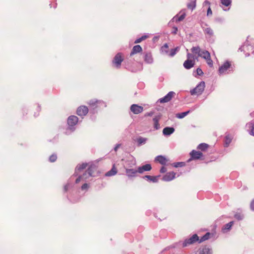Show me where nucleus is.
I'll return each instance as SVG.
<instances>
[{
    "instance_id": "1",
    "label": "nucleus",
    "mask_w": 254,
    "mask_h": 254,
    "mask_svg": "<svg viewBox=\"0 0 254 254\" xmlns=\"http://www.w3.org/2000/svg\"><path fill=\"white\" fill-rule=\"evenodd\" d=\"M192 53L194 55H197L195 57L196 60L199 57H201L205 60L207 64L210 67H212L213 65V61L211 59V56L209 52L206 50H201L199 46L192 47L190 49Z\"/></svg>"
},
{
    "instance_id": "2",
    "label": "nucleus",
    "mask_w": 254,
    "mask_h": 254,
    "mask_svg": "<svg viewBox=\"0 0 254 254\" xmlns=\"http://www.w3.org/2000/svg\"><path fill=\"white\" fill-rule=\"evenodd\" d=\"M197 55L193 53H188L187 55V60L184 63L183 65L186 69H189L193 67L195 64V57Z\"/></svg>"
},
{
    "instance_id": "3",
    "label": "nucleus",
    "mask_w": 254,
    "mask_h": 254,
    "mask_svg": "<svg viewBox=\"0 0 254 254\" xmlns=\"http://www.w3.org/2000/svg\"><path fill=\"white\" fill-rule=\"evenodd\" d=\"M205 82L201 81L194 89L190 90V93L191 95H199L202 93L205 88Z\"/></svg>"
},
{
    "instance_id": "4",
    "label": "nucleus",
    "mask_w": 254,
    "mask_h": 254,
    "mask_svg": "<svg viewBox=\"0 0 254 254\" xmlns=\"http://www.w3.org/2000/svg\"><path fill=\"white\" fill-rule=\"evenodd\" d=\"M88 104L93 109L102 108L106 106L105 103L101 100H98L96 99H92L88 102Z\"/></svg>"
},
{
    "instance_id": "5",
    "label": "nucleus",
    "mask_w": 254,
    "mask_h": 254,
    "mask_svg": "<svg viewBox=\"0 0 254 254\" xmlns=\"http://www.w3.org/2000/svg\"><path fill=\"white\" fill-rule=\"evenodd\" d=\"M124 59L121 53H118L114 57L113 63L117 67H119L123 61Z\"/></svg>"
},
{
    "instance_id": "6",
    "label": "nucleus",
    "mask_w": 254,
    "mask_h": 254,
    "mask_svg": "<svg viewBox=\"0 0 254 254\" xmlns=\"http://www.w3.org/2000/svg\"><path fill=\"white\" fill-rule=\"evenodd\" d=\"M198 237L196 234L193 235L190 238L186 240L183 243V247H186L198 241Z\"/></svg>"
},
{
    "instance_id": "7",
    "label": "nucleus",
    "mask_w": 254,
    "mask_h": 254,
    "mask_svg": "<svg viewBox=\"0 0 254 254\" xmlns=\"http://www.w3.org/2000/svg\"><path fill=\"white\" fill-rule=\"evenodd\" d=\"M88 108L86 106H79L76 111L77 114L79 116H85L88 113Z\"/></svg>"
},
{
    "instance_id": "8",
    "label": "nucleus",
    "mask_w": 254,
    "mask_h": 254,
    "mask_svg": "<svg viewBox=\"0 0 254 254\" xmlns=\"http://www.w3.org/2000/svg\"><path fill=\"white\" fill-rule=\"evenodd\" d=\"M231 67V64L228 61L225 62L221 66L219 67L218 71L220 74H223Z\"/></svg>"
},
{
    "instance_id": "9",
    "label": "nucleus",
    "mask_w": 254,
    "mask_h": 254,
    "mask_svg": "<svg viewBox=\"0 0 254 254\" xmlns=\"http://www.w3.org/2000/svg\"><path fill=\"white\" fill-rule=\"evenodd\" d=\"M130 110L134 114H139L143 112V107L137 104H132Z\"/></svg>"
},
{
    "instance_id": "10",
    "label": "nucleus",
    "mask_w": 254,
    "mask_h": 254,
    "mask_svg": "<svg viewBox=\"0 0 254 254\" xmlns=\"http://www.w3.org/2000/svg\"><path fill=\"white\" fill-rule=\"evenodd\" d=\"M175 95V92L173 91H170L163 98H160L159 99V102L161 103L168 102L172 99Z\"/></svg>"
},
{
    "instance_id": "11",
    "label": "nucleus",
    "mask_w": 254,
    "mask_h": 254,
    "mask_svg": "<svg viewBox=\"0 0 254 254\" xmlns=\"http://www.w3.org/2000/svg\"><path fill=\"white\" fill-rule=\"evenodd\" d=\"M190 155L192 159L196 160L200 159L203 156V154L200 151L193 150L190 153Z\"/></svg>"
},
{
    "instance_id": "12",
    "label": "nucleus",
    "mask_w": 254,
    "mask_h": 254,
    "mask_svg": "<svg viewBox=\"0 0 254 254\" xmlns=\"http://www.w3.org/2000/svg\"><path fill=\"white\" fill-rule=\"evenodd\" d=\"M78 121V118L75 116H70L67 119V124L70 126L75 125Z\"/></svg>"
},
{
    "instance_id": "13",
    "label": "nucleus",
    "mask_w": 254,
    "mask_h": 254,
    "mask_svg": "<svg viewBox=\"0 0 254 254\" xmlns=\"http://www.w3.org/2000/svg\"><path fill=\"white\" fill-rule=\"evenodd\" d=\"M176 173L174 172H170L167 173L163 177V180L165 181H170L175 178Z\"/></svg>"
},
{
    "instance_id": "14",
    "label": "nucleus",
    "mask_w": 254,
    "mask_h": 254,
    "mask_svg": "<svg viewBox=\"0 0 254 254\" xmlns=\"http://www.w3.org/2000/svg\"><path fill=\"white\" fill-rule=\"evenodd\" d=\"M144 61L148 64H151L153 62L152 55L150 52L145 53L144 56Z\"/></svg>"
},
{
    "instance_id": "15",
    "label": "nucleus",
    "mask_w": 254,
    "mask_h": 254,
    "mask_svg": "<svg viewBox=\"0 0 254 254\" xmlns=\"http://www.w3.org/2000/svg\"><path fill=\"white\" fill-rule=\"evenodd\" d=\"M151 166L150 164H147L141 167H138V172L139 173H142L144 171H149L151 170Z\"/></svg>"
},
{
    "instance_id": "16",
    "label": "nucleus",
    "mask_w": 254,
    "mask_h": 254,
    "mask_svg": "<svg viewBox=\"0 0 254 254\" xmlns=\"http://www.w3.org/2000/svg\"><path fill=\"white\" fill-rule=\"evenodd\" d=\"M142 51V49L140 45H135L133 47L132 51L130 54V56L131 57L134 54L141 52Z\"/></svg>"
},
{
    "instance_id": "17",
    "label": "nucleus",
    "mask_w": 254,
    "mask_h": 254,
    "mask_svg": "<svg viewBox=\"0 0 254 254\" xmlns=\"http://www.w3.org/2000/svg\"><path fill=\"white\" fill-rule=\"evenodd\" d=\"M155 161L162 165H165L168 162V159L163 156L159 155L155 158Z\"/></svg>"
},
{
    "instance_id": "18",
    "label": "nucleus",
    "mask_w": 254,
    "mask_h": 254,
    "mask_svg": "<svg viewBox=\"0 0 254 254\" xmlns=\"http://www.w3.org/2000/svg\"><path fill=\"white\" fill-rule=\"evenodd\" d=\"M175 131V129L171 127H166L163 130V133L164 135H169Z\"/></svg>"
},
{
    "instance_id": "19",
    "label": "nucleus",
    "mask_w": 254,
    "mask_h": 254,
    "mask_svg": "<svg viewBox=\"0 0 254 254\" xmlns=\"http://www.w3.org/2000/svg\"><path fill=\"white\" fill-rule=\"evenodd\" d=\"M126 172L128 177H134L136 173L138 172V170H135L134 169H126Z\"/></svg>"
},
{
    "instance_id": "20",
    "label": "nucleus",
    "mask_w": 254,
    "mask_h": 254,
    "mask_svg": "<svg viewBox=\"0 0 254 254\" xmlns=\"http://www.w3.org/2000/svg\"><path fill=\"white\" fill-rule=\"evenodd\" d=\"M233 224H234V222L231 221L230 222L225 224L222 228V231L223 233H225V232L229 231L231 229Z\"/></svg>"
},
{
    "instance_id": "21",
    "label": "nucleus",
    "mask_w": 254,
    "mask_h": 254,
    "mask_svg": "<svg viewBox=\"0 0 254 254\" xmlns=\"http://www.w3.org/2000/svg\"><path fill=\"white\" fill-rule=\"evenodd\" d=\"M161 54L168 55L169 54V46L167 43L165 44L160 49Z\"/></svg>"
},
{
    "instance_id": "22",
    "label": "nucleus",
    "mask_w": 254,
    "mask_h": 254,
    "mask_svg": "<svg viewBox=\"0 0 254 254\" xmlns=\"http://www.w3.org/2000/svg\"><path fill=\"white\" fill-rule=\"evenodd\" d=\"M117 172H118L117 169L116 168L115 165H114L113 166L112 169L110 171L107 172L106 173L105 175L106 176H112L116 175L117 173Z\"/></svg>"
},
{
    "instance_id": "23",
    "label": "nucleus",
    "mask_w": 254,
    "mask_h": 254,
    "mask_svg": "<svg viewBox=\"0 0 254 254\" xmlns=\"http://www.w3.org/2000/svg\"><path fill=\"white\" fill-rule=\"evenodd\" d=\"M208 147H209L208 144L205 143H200V144H199L197 146V148L199 150H200L201 151H206L208 149Z\"/></svg>"
},
{
    "instance_id": "24",
    "label": "nucleus",
    "mask_w": 254,
    "mask_h": 254,
    "mask_svg": "<svg viewBox=\"0 0 254 254\" xmlns=\"http://www.w3.org/2000/svg\"><path fill=\"white\" fill-rule=\"evenodd\" d=\"M160 120V117H155L153 119V121L154 122V128L156 129H158L159 128L160 125L159 124V121Z\"/></svg>"
},
{
    "instance_id": "25",
    "label": "nucleus",
    "mask_w": 254,
    "mask_h": 254,
    "mask_svg": "<svg viewBox=\"0 0 254 254\" xmlns=\"http://www.w3.org/2000/svg\"><path fill=\"white\" fill-rule=\"evenodd\" d=\"M199 254H211V250L208 247H204L200 250Z\"/></svg>"
},
{
    "instance_id": "26",
    "label": "nucleus",
    "mask_w": 254,
    "mask_h": 254,
    "mask_svg": "<svg viewBox=\"0 0 254 254\" xmlns=\"http://www.w3.org/2000/svg\"><path fill=\"white\" fill-rule=\"evenodd\" d=\"M196 6V1L195 0H191L187 5V7L189 9H190L192 10Z\"/></svg>"
},
{
    "instance_id": "27",
    "label": "nucleus",
    "mask_w": 254,
    "mask_h": 254,
    "mask_svg": "<svg viewBox=\"0 0 254 254\" xmlns=\"http://www.w3.org/2000/svg\"><path fill=\"white\" fill-rule=\"evenodd\" d=\"M189 113H190V111H187L185 112L178 113L176 115V117L179 119H182V118H184L185 117H186L187 115H188V114Z\"/></svg>"
},
{
    "instance_id": "28",
    "label": "nucleus",
    "mask_w": 254,
    "mask_h": 254,
    "mask_svg": "<svg viewBox=\"0 0 254 254\" xmlns=\"http://www.w3.org/2000/svg\"><path fill=\"white\" fill-rule=\"evenodd\" d=\"M87 166V163H82V164H79L77 166L76 168V170L80 171L84 169H85Z\"/></svg>"
},
{
    "instance_id": "29",
    "label": "nucleus",
    "mask_w": 254,
    "mask_h": 254,
    "mask_svg": "<svg viewBox=\"0 0 254 254\" xmlns=\"http://www.w3.org/2000/svg\"><path fill=\"white\" fill-rule=\"evenodd\" d=\"M204 31L205 34H207L209 36H212L213 35V31L212 29L210 27L205 28Z\"/></svg>"
},
{
    "instance_id": "30",
    "label": "nucleus",
    "mask_w": 254,
    "mask_h": 254,
    "mask_svg": "<svg viewBox=\"0 0 254 254\" xmlns=\"http://www.w3.org/2000/svg\"><path fill=\"white\" fill-rule=\"evenodd\" d=\"M178 50H179L178 47H177L175 49H172L170 52L169 51V54H168V55H169V56H171V57H173L174 56H175L176 55L177 52Z\"/></svg>"
},
{
    "instance_id": "31",
    "label": "nucleus",
    "mask_w": 254,
    "mask_h": 254,
    "mask_svg": "<svg viewBox=\"0 0 254 254\" xmlns=\"http://www.w3.org/2000/svg\"><path fill=\"white\" fill-rule=\"evenodd\" d=\"M144 178H146L148 180L152 181L153 182H156L157 181V179L156 177L155 176H151L149 175H146L144 177Z\"/></svg>"
},
{
    "instance_id": "32",
    "label": "nucleus",
    "mask_w": 254,
    "mask_h": 254,
    "mask_svg": "<svg viewBox=\"0 0 254 254\" xmlns=\"http://www.w3.org/2000/svg\"><path fill=\"white\" fill-rule=\"evenodd\" d=\"M146 138L139 137L137 139V141L138 145H141L142 143H145L146 141Z\"/></svg>"
},
{
    "instance_id": "33",
    "label": "nucleus",
    "mask_w": 254,
    "mask_h": 254,
    "mask_svg": "<svg viewBox=\"0 0 254 254\" xmlns=\"http://www.w3.org/2000/svg\"><path fill=\"white\" fill-rule=\"evenodd\" d=\"M210 233L208 232L206 233L200 239V242H201L202 241L208 240L210 237Z\"/></svg>"
},
{
    "instance_id": "34",
    "label": "nucleus",
    "mask_w": 254,
    "mask_h": 254,
    "mask_svg": "<svg viewBox=\"0 0 254 254\" xmlns=\"http://www.w3.org/2000/svg\"><path fill=\"white\" fill-rule=\"evenodd\" d=\"M221 3L226 6H228L231 3V0H221Z\"/></svg>"
},
{
    "instance_id": "35",
    "label": "nucleus",
    "mask_w": 254,
    "mask_h": 254,
    "mask_svg": "<svg viewBox=\"0 0 254 254\" xmlns=\"http://www.w3.org/2000/svg\"><path fill=\"white\" fill-rule=\"evenodd\" d=\"M57 159V156L55 154L51 155L49 157V160L51 162H54Z\"/></svg>"
},
{
    "instance_id": "36",
    "label": "nucleus",
    "mask_w": 254,
    "mask_h": 254,
    "mask_svg": "<svg viewBox=\"0 0 254 254\" xmlns=\"http://www.w3.org/2000/svg\"><path fill=\"white\" fill-rule=\"evenodd\" d=\"M185 163L183 162H177V163H175L173 164V166L176 168L182 167L185 166Z\"/></svg>"
},
{
    "instance_id": "37",
    "label": "nucleus",
    "mask_w": 254,
    "mask_h": 254,
    "mask_svg": "<svg viewBox=\"0 0 254 254\" xmlns=\"http://www.w3.org/2000/svg\"><path fill=\"white\" fill-rule=\"evenodd\" d=\"M147 38V36L146 35L142 36L141 37L137 39L135 42L134 43H140L142 41L144 40Z\"/></svg>"
},
{
    "instance_id": "38",
    "label": "nucleus",
    "mask_w": 254,
    "mask_h": 254,
    "mask_svg": "<svg viewBox=\"0 0 254 254\" xmlns=\"http://www.w3.org/2000/svg\"><path fill=\"white\" fill-rule=\"evenodd\" d=\"M93 167L92 166L89 167L85 174L88 173V176H91L93 173Z\"/></svg>"
},
{
    "instance_id": "39",
    "label": "nucleus",
    "mask_w": 254,
    "mask_h": 254,
    "mask_svg": "<svg viewBox=\"0 0 254 254\" xmlns=\"http://www.w3.org/2000/svg\"><path fill=\"white\" fill-rule=\"evenodd\" d=\"M84 176H86V174H84L83 175V176L82 177L81 176H79L75 180V183L76 184H78L80 182V181H81V179H82L83 178H84V179H86L87 177H84Z\"/></svg>"
},
{
    "instance_id": "40",
    "label": "nucleus",
    "mask_w": 254,
    "mask_h": 254,
    "mask_svg": "<svg viewBox=\"0 0 254 254\" xmlns=\"http://www.w3.org/2000/svg\"><path fill=\"white\" fill-rule=\"evenodd\" d=\"M196 72H197V74L198 75H202L203 74V72L202 70L200 68H197Z\"/></svg>"
},
{
    "instance_id": "41",
    "label": "nucleus",
    "mask_w": 254,
    "mask_h": 254,
    "mask_svg": "<svg viewBox=\"0 0 254 254\" xmlns=\"http://www.w3.org/2000/svg\"><path fill=\"white\" fill-rule=\"evenodd\" d=\"M231 139L230 138H229V137L226 136V138H225L226 144L227 145H228L229 144V143L231 142Z\"/></svg>"
},
{
    "instance_id": "42",
    "label": "nucleus",
    "mask_w": 254,
    "mask_h": 254,
    "mask_svg": "<svg viewBox=\"0 0 254 254\" xmlns=\"http://www.w3.org/2000/svg\"><path fill=\"white\" fill-rule=\"evenodd\" d=\"M185 16H186L185 14H182V15H180V16H179V17L178 18V21H181L183 20L185 18Z\"/></svg>"
},
{
    "instance_id": "43",
    "label": "nucleus",
    "mask_w": 254,
    "mask_h": 254,
    "mask_svg": "<svg viewBox=\"0 0 254 254\" xmlns=\"http://www.w3.org/2000/svg\"><path fill=\"white\" fill-rule=\"evenodd\" d=\"M89 186H88V185L86 183L85 184H84L82 186H81V189L82 190H85V189H87L88 188Z\"/></svg>"
},
{
    "instance_id": "44",
    "label": "nucleus",
    "mask_w": 254,
    "mask_h": 254,
    "mask_svg": "<svg viewBox=\"0 0 254 254\" xmlns=\"http://www.w3.org/2000/svg\"><path fill=\"white\" fill-rule=\"evenodd\" d=\"M167 171V169L165 167H162L160 169V172L164 173Z\"/></svg>"
},
{
    "instance_id": "45",
    "label": "nucleus",
    "mask_w": 254,
    "mask_h": 254,
    "mask_svg": "<svg viewBox=\"0 0 254 254\" xmlns=\"http://www.w3.org/2000/svg\"><path fill=\"white\" fill-rule=\"evenodd\" d=\"M251 134L254 136V124L252 126V129L251 131Z\"/></svg>"
},
{
    "instance_id": "46",
    "label": "nucleus",
    "mask_w": 254,
    "mask_h": 254,
    "mask_svg": "<svg viewBox=\"0 0 254 254\" xmlns=\"http://www.w3.org/2000/svg\"><path fill=\"white\" fill-rule=\"evenodd\" d=\"M212 13V10L211 9V8L209 7L208 8V9H207V14L208 15H211Z\"/></svg>"
},
{
    "instance_id": "47",
    "label": "nucleus",
    "mask_w": 254,
    "mask_h": 254,
    "mask_svg": "<svg viewBox=\"0 0 254 254\" xmlns=\"http://www.w3.org/2000/svg\"><path fill=\"white\" fill-rule=\"evenodd\" d=\"M251 208L252 210H254V200L251 203Z\"/></svg>"
},
{
    "instance_id": "48",
    "label": "nucleus",
    "mask_w": 254,
    "mask_h": 254,
    "mask_svg": "<svg viewBox=\"0 0 254 254\" xmlns=\"http://www.w3.org/2000/svg\"><path fill=\"white\" fill-rule=\"evenodd\" d=\"M153 114V113L151 112L149 113H147L145 114V116H152Z\"/></svg>"
},
{
    "instance_id": "49",
    "label": "nucleus",
    "mask_w": 254,
    "mask_h": 254,
    "mask_svg": "<svg viewBox=\"0 0 254 254\" xmlns=\"http://www.w3.org/2000/svg\"><path fill=\"white\" fill-rule=\"evenodd\" d=\"M120 146V144H117V145L116 146V147H115V148H114V150H115V151H117V150H118V149L119 148Z\"/></svg>"
},
{
    "instance_id": "50",
    "label": "nucleus",
    "mask_w": 254,
    "mask_h": 254,
    "mask_svg": "<svg viewBox=\"0 0 254 254\" xmlns=\"http://www.w3.org/2000/svg\"><path fill=\"white\" fill-rule=\"evenodd\" d=\"M174 28L175 29H174V31H175V32H174V33H175V34H176L177 31H178V29H177V27H174Z\"/></svg>"
},
{
    "instance_id": "51",
    "label": "nucleus",
    "mask_w": 254,
    "mask_h": 254,
    "mask_svg": "<svg viewBox=\"0 0 254 254\" xmlns=\"http://www.w3.org/2000/svg\"><path fill=\"white\" fill-rule=\"evenodd\" d=\"M174 28L175 29H174V31H175V32H174V33H175V34H176L177 31H178V29H177V27H174Z\"/></svg>"
},
{
    "instance_id": "52",
    "label": "nucleus",
    "mask_w": 254,
    "mask_h": 254,
    "mask_svg": "<svg viewBox=\"0 0 254 254\" xmlns=\"http://www.w3.org/2000/svg\"><path fill=\"white\" fill-rule=\"evenodd\" d=\"M235 217L237 218L238 219H241L240 217L239 216H237V215H235Z\"/></svg>"
}]
</instances>
